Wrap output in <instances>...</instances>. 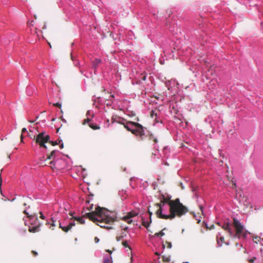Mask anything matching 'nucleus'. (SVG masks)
Segmentation results:
<instances>
[{
	"label": "nucleus",
	"mask_w": 263,
	"mask_h": 263,
	"mask_svg": "<svg viewBox=\"0 0 263 263\" xmlns=\"http://www.w3.org/2000/svg\"><path fill=\"white\" fill-rule=\"evenodd\" d=\"M162 198L160 200L159 203H157L155 204L158 209L156 211V214L158 217L162 219V216L166 215L165 214H163L162 212L163 211V206L164 205L165 203L167 204L169 206H170V203L173 201V200L171 199L172 197L170 196H167V197H164V196H162Z\"/></svg>",
	"instance_id": "obj_6"
},
{
	"label": "nucleus",
	"mask_w": 263,
	"mask_h": 263,
	"mask_svg": "<svg viewBox=\"0 0 263 263\" xmlns=\"http://www.w3.org/2000/svg\"><path fill=\"white\" fill-rule=\"evenodd\" d=\"M104 263H112V262L109 258H107L104 259Z\"/></svg>",
	"instance_id": "obj_24"
},
{
	"label": "nucleus",
	"mask_w": 263,
	"mask_h": 263,
	"mask_svg": "<svg viewBox=\"0 0 263 263\" xmlns=\"http://www.w3.org/2000/svg\"><path fill=\"white\" fill-rule=\"evenodd\" d=\"M89 126L93 130H97L100 128V127L99 125L94 123H89Z\"/></svg>",
	"instance_id": "obj_14"
},
{
	"label": "nucleus",
	"mask_w": 263,
	"mask_h": 263,
	"mask_svg": "<svg viewBox=\"0 0 263 263\" xmlns=\"http://www.w3.org/2000/svg\"><path fill=\"white\" fill-rule=\"evenodd\" d=\"M89 113H90V111H88L87 112L86 115H89Z\"/></svg>",
	"instance_id": "obj_40"
},
{
	"label": "nucleus",
	"mask_w": 263,
	"mask_h": 263,
	"mask_svg": "<svg viewBox=\"0 0 263 263\" xmlns=\"http://www.w3.org/2000/svg\"><path fill=\"white\" fill-rule=\"evenodd\" d=\"M26 132H27V129L26 128H23L22 129V135L21 136V142H23V134L25 133Z\"/></svg>",
	"instance_id": "obj_21"
},
{
	"label": "nucleus",
	"mask_w": 263,
	"mask_h": 263,
	"mask_svg": "<svg viewBox=\"0 0 263 263\" xmlns=\"http://www.w3.org/2000/svg\"><path fill=\"white\" fill-rule=\"evenodd\" d=\"M33 21H32L30 23H29L28 24V25H30V26H31V25H32H32H33Z\"/></svg>",
	"instance_id": "obj_35"
},
{
	"label": "nucleus",
	"mask_w": 263,
	"mask_h": 263,
	"mask_svg": "<svg viewBox=\"0 0 263 263\" xmlns=\"http://www.w3.org/2000/svg\"><path fill=\"white\" fill-rule=\"evenodd\" d=\"M74 219L77 220L80 223L84 224L85 223V220L83 219V217H73Z\"/></svg>",
	"instance_id": "obj_17"
},
{
	"label": "nucleus",
	"mask_w": 263,
	"mask_h": 263,
	"mask_svg": "<svg viewBox=\"0 0 263 263\" xmlns=\"http://www.w3.org/2000/svg\"><path fill=\"white\" fill-rule=\"evenodd\" d=\"M214 227V226H212L211 228H210V229H212Z\"/></svg>",
	"instance_id": "obj_44"
},
{
	"label": "nucleus",
	"mask_w": 263,
	"mask_h": 263,
	"mask_svg": "<svg viewBox=\"0 0 263 263\" xmlns=\"http://www.w3.org/2000/svg\"><path fill=\"white\" fill-rule=\"evenodd\" d=\"M101 62V60L99 59H96L93 62V66L96 68L97 66L99 64V63Z\"/></svg>",
	"instance_id": "obj_16"
},
{
	"label": "nucleus",
	"mask_w": 263,
	"mask_h": 263,
	"mask_svg": "<svg viewBox=\"0 0 263 263\" xmlns=\"http://www.w3.org/2000/svg\"><path fill=\"white\" fill-rule=\"evenodd\" d=\"M156 254H157V255H159L157 252H156Z\"/></svg>",
	"instance_id": "obj_45"
},
{
	"label": "nucleus",
	"mask_w": 263,
	"mask_h": 263,
	"mask_svg": "<svg viewBox=\"0 0 263 263\" xmlns=\"http://www.w3.org/2000/svg\"><path fill=\"white\" fill-rule=\"evenodd\" d=\"M138 215V213L135 212H130L127 213L126 215L122 218V219L126 222L128 224H130L133 222L131 218L134 217Z\"/></svg>",
	"instance_id": "obj_9"
},
{
	"label": "nucleus",
	"mask_w": 263,
	"mask_h": 263,
	"mask_svg": "<svg viewBox=\"0 0 263 263\" xmlns=\"http://www.w3.org/2000/svg\"><path fill=\"white\" fill-rule=\"evenodd\" d=\"M163 260L165 262H168L170 260L168 258H164V257H163Z\"/></svg>",
	"instance_id": "obj_30"
},
{
	"label": "nucleus",
	"mask_w": 263,
	"mask_h": 263,
	"mask_svg": "<svg viewBox=\"0 0 263 263\" xmlns=\"http://www.w3.org/2000/svg\"><path fill=\"white\" fill-rule=\"evenodd\" d=\"M127 227H126V228H124V230H127Z\"/></svg>",
	"instance_id": "obj_46"
},
{
	"label": "nucleus",
	"mask_w": 263,
	"mask_h": 263,
	"mask_svg": "<svg viewBox=\"0 0 263 263\" xmlns=\"http://www.w3.org/2000/svg\"><path fill=\"white\" fill-rule=\"evenodd\" d=\"M90 121H91V119L87 118L83 120V124H88L90 123Z\"/></svg>",
	"instance_id": "obj_20"
},
{
	"label": "nucleus",
	"mask_w": 263,
	"mask_h": 263,
	"mask_svg": "<svg viewBox=\"0 0 263 263\" xmlns=\"http://www.w3.org/2000/svg\"><path fill=\"white\" fill-rule=\"evenodd\" d=\"M184 263H189L188 262H184Z\"/></svg>",
	"instance_id": "obj_48"
},
{
	"label": "nucleus",
	"mask_w": 263,
	"mask_h": 263,
	"mask_svg": "<svg viewBox=\"0 0 263 263\" xmlns=\"http://www.w3.org/2000/svg\"><path fill=\"white\" fill-rule=\"evenodd\" d=\"M31 253H32V255H33V256H36L38 254L37 252L35 251H32Z\"/></svg>",
	"instance_id": "obj_29"
},
{
	"label": "nucleus",
	"mask_w": 263,
	"mask_h": 263,
	"mask_svg": "<svg viewBox=\"0 0 263 263\" xmlns=\"http://www.w3.org/2000/svg\"><path fill=\"white\" fill-rule=\"evenodd\" d=\"M145 78H146V77L145 76H144L143 78V80H145Z\"/></svg>",
	"instance_id": "obj_41"
},
{
	"label": "nucleus",
	"mask_w": 263,
	"mask_h": 263,
	"mask_svg": "<svg viewBox=\"0 0 263 263\" xmlns=\"http://www.w3.org/2000/svg\"><path fill=\"white\" fill-rule=\"evenodd\" d=\"M165 247L168 249H171L172 248V243L171 242L165 241V243L163 244V248H164Z\"/></svg>",
	"instance_id": "obj_18"
},
{
	"label": "nucleus",
	"mask_w": 263,
	"mask_h": 263,
	"mask_svg": "<svg viewBox=\"0 0 263 263\" xmlns=\"http://www.w3.org/2000/svg\"><path fill=\"white\" fill-rule=\"evenodd\" d=\"M58 153V150H53L50 153H47V160H54L55 157V154ZM49 164L53 165L51 166V168H53L54 167V160H52L49 162Z\"/></svg>",
	"instance_id": "obj_8"
},
{
	"label": "nucleus",
	"mask_w": 263,
	"mask_h": 263,
	"mask_svg": "<svg viewBox=\"0 0 263 263\" xmlns=\"http://www.w3.org/2000/svg\"><path fill=\"white\" fill-rule=\"evenodd\" d=\"M260 239V237L257 236L254 237V240L256 243H258V242L259 241Z\"/></svg>",
	"instance_id": "obj_26"
},
{
	"label": "nucleus",
	"mask_w": 263,
	"mask_h": 263,
	"mask_svg": "<svg viewBox=\"0 0 263 263\" xmlns=\"http://www.w3.org/2000/svg\"><path fill=\"white\" fill-rule=\"evenodd\" d=\"M31 224L32 226L29 227V231L31 233H35L39 232L40 231V224H38L35 226H32V223L31 222Z\"/></svg>",
	"instance_id": "obj_10"
},
{
	"label": "nucleus",
	"mask_w": 263,
	"mask_h": 263,
	"mask_svg": "<svg viewBox=\"0 0 263 263\" xmlns=\"http://www.w3.org/2000/svg\"><path fill=\"white\" fill-rule=\"evenodd\" d=\"M123 237V235H121V236H117L116 237V240L118 241H119L121 240V239Z\"/></svg>",
	"instance_id": "obj_27"
},
{
	"label": "nucleus",
	"mask_w": 263,
	"mask_h": 263,
	"mask_svg": "<svg viewBox=\"0 0 263 263\" xmlns=\"http://www.w3.org/2000/svg\"><path fill=\"white\" fill-rule=\"evenodd\" d=\"M95 241L96 243H98L99 241V239L98 237L95 238Z\"/></svg>",
	"instance_id": "obj_31"
},
{
	"label": "nucleus",
	"mask_w": 263,
	"mask_h": 263,
	"mask_svg": "<svg viewBox=\"0 0 263 263\" xmlns=\"http://www.w3.org/2000/svg\"><path fill=\"white\" fill-rule=\"evenodd\" d=\"M233 226L235 228V233L232 231L229 223H224L222 226V228L229 233L231 237L240 238L241 237L244 238L246 237L247 234V231L245 230L243 226L236 218L233 219Z\"/></svg>",
	"instance_id": "obj_4"
},
{
	"label": "nucleus",
	"mask_w": 263,
	"mask_h": 263,
	"mask_svg": "<svg viewBox=\"0 0 263 263\" xmlns=\"http://www.w3.org/2000/svg\"><path fill=\"white\" fill-rule=\"evenodd\" d=\"M29 122L30 123H33L34 121L29 120Z\"/></svg>",
	"instance_id": "obj_39"
},
{
	"label": "nucleus",
	"mask_w": 263,
	"mask_h": 263,
	"mask_svg": "<svg viewBox=\"0 0 263 263\" xmlns=\"http://www.w3.org/2000/svg\"><path fill=\"white\" fill-rule=\"evenodd\" d=\"M71 59L72 61H73V60H73V56H72L71 54Z\"/></svg>",
	"instance_id": "obj_38"
},
{
	"label": "nucleus",
	"mask_w": 263,
	"mask_h": 263,
	"mask_svg": "<svg viewBox=\"0 0 263 263\" xmlns=\"http://www.w3.org/2000/svg\"><path fill=\"white\" fill-rule=\"evenodd\" d=\"M231 182H232V185H233L232 188L233 189H235L236 187V181L234 180L233 179H232L231 180Z\"/></svg>",
	"instance_id": "obj_23"
},
{
	"label": "nucleus",
	"mask_w": 263,
	"mask_h": 263,
	"mask_svg": "<svg viewBox=\"0 0 263 263\" xmlns=\"http://www.w3.org/2000/svg\"><path fill=\"white\" fill-rule=\"evenodd\" d=\"M122 244L125 248H128L130 250H132L131 248L128 246L127 241H122Z\"/></svg>",
	"instance_id": "obj_19"
},
{
	"label": "nucleus",
	"mask_w": 263,
	"mask_h": 263,
	"mask_svg": "<svg viewBox=\"0 0 263 263\" xmlns=\"http://www.w3.org/2000/svg\"><path fill=\"white\" fill-rule=\"evenodd\" d=\"M236 198L238 200L239 203L243 204L245 207H248L249 202L247 197L245 196L241 192H236Z\"/></svg>",
	"instance_id": "obj_7"
},
{
	"label": "nucleus",
	"mask_w": 263,
	"mask_h": 263,
	"mask_svg": "<svg viewBox=\"0 0 263 263\" xmlns=\"http://www.w3.org/2000/svg\"><path fill=\"white\" fill-rule=\"evenodd\" d=\"M60 147L61 148H63L64 147V144H63V143H62V144H60Z\"/></svg>",
	"instance_id": "obj_36"
},
{
	"label": "nucleus",
	"mask_w": 263,
	"mask_h": 263,
	"mask_svg": "<svg viewBox=\"0 0 263 263\" xmlns=\"http://www.w3.org/2000/svg\"><path fill=\"white\" fill-rule=\"evenodd\" d=\"M50 139V137L48 135H45L43 132L39 133L36 137L34 138L35 142L40 145V147L44 148L45 149H47V146L46 145V143H48L51 146H55L60 144L62 141L60 140L58 142L57 141H52Z\"/></svg>",
	"instance_id": "obj_5"
},
{
	"label": "nucleus",
	"mask_w": 263,
	"mask_h": 263,
	"mask_svg": "<svg viewBox=\"0 0 263 263\" xmlns=\"http://www.w3.org/2000/svg\"><path fill=\"white\" fill-rule=\"evenodd\" d=\"M59 128L57 129V132H59Z\"/></svg>",
	"instance_id": "obj_47"
},
{
	"label": "nucleus",
	"mask_w": 263,
	"mask_h": 263,
	"mask_svg": "<svg viewBox=\"0 0 263 263\" xmlns=\"http://www.w3.org/2000/svg\"><path fill=\"white\" fill-rule=\"evenodd\" d=\"M148 213H149V216H150V221L149 222H145V221H144L143 218H142V225L144 227H145V228H146L147 229L149 226V224L151 222V216L152 215V212H150V211L148 210Z\"/></svg>",
	"instance_id": "obj_11"
},
{
	"label": "nucleus",
	"mask_w": 263,
	"mask_h": 263,
	"mask_svg": "<svg viewBox=\"0 0 263 263\" xmlns=\"http://www.w3.org/2000/svg\"><path fill=\"white\" fill-rule=\"evenodd\" d=\"M108 213V211L106 209L98 206L96 208L94 212L87 213L85 216L93 222H99V224H98L100 227L110 229L112 228L108 226H106V224L112 223L115 221V219L109 216Z\"/></svg>",
	"instance_id": "obj_1"
},
{
	"label": "nucleus",
	"mask_w": 263,
	"mask_h": 263,
	"mask_svg": "<svg viewBox=\"0 0 263 263\" xmlns=\"http://www.w3.org/2000/svg\"><path fill=\"white\" fill-rule=\"evenodd\" d=\"M52 224H51V225H52V226H55V223H54V222H55V221L53 220V219L52 218Z\"/></svg>",
	"instance_id": "obj_34"
},
{
	"label": "nucleus",
	"mask_w": 263,
	"mask_h": 263,
	"mask_svg": "<svg viewBox=\"0 0 263 263\" xmlns=\"http://www.w3.org/2000/svg\"><path fill=\"white\" fill-rule=\"evenodd\" d=\"M163 235H164V233L162 231L159 233H156L155 234V236H162Z\"/></svg>",
	"instance_id": "obj_22"
},
{
	"label": "nucleus",
	"mask_w": 263,
	"mask_h": 263,
	"mask_svg": "<svg viewBox=\"0 0 263 263\" xmlns=\"http://www.w3.org/2000/svg\"><path fill=\"white\" fill-rule=\"evenodd\" d=\"M40 214H41V216H40V217H41L42 219H44V218H45L44 216L42 214V212H41V213H40Z\"/></svg>",
	"instance_id": "obj_33"
},
{
	"label": "nucleus",
	"mask_w": 263,
	"mask_h": 263,
	"mask_svg": "<svg viewBox=\"0 0 263 263\" xmlns=\"http://www.w3.org/2000/svg\"><path fill=\"white\" fill-rule=\"evenodd\" d=\"M59 228L65 232H68L70 230H71L68 225L66 227H62L61 223H59Z\"/></svg>",
	"instance_id": "obj_13"
},
{
	"label": "nucleus",
	"mask_w": 263,
	"mask_h": 263,
	"mask_svg": "<svg viewBox=\"0 0 263 263\" xmlns=\"http://www.w3.org/2000/svg\"><path fill=\"white\" fill-rule=\"evenodd\" d=\"M122 124L128 131L130 132L137 136H139L141 140H153L154 143H157V138L154 137L153 134L147 131L146 128L143 127L140 124L132 121L127 122L126 124Z\"/></svg>",
	"instance_id": "obj_2"
},
{
	"label": "nucleus",
	"mask_w": 263,
	"mask_h": 263,
	"mask_svg": "<svg viewBox=\"0 0 263 263\" xmlns=\"http://www.w3.org/2000/svg\"><path fill=\"white\" fill-rule=\"evenodd\" d=\"M23 213L27 215V217L29 218L30 220H33L34 219L35 220H37V218L36 217L34 216V215H29L26 210H24Z\"/></svg>",
	"instance_id": "obj_12"
},
{
	"label": "nucleus",
	"mask_w": 263,
	"mask_h": 263,
	"mask_svg": "<svg viewBox=\"0 0 263 263\" xmlns=\"http://www.w3.org/2000/svg\"><path fill=\"white\" fill-rule=\"evenodd\" d=\"M53 105L54 106H56V107H59V108H61V103H53Z\"/></svg>",
	"instance_id": "obj_25"
},
{
	"label": "nucleus",
	"mask_w": 263,
	"mask_h": 263,
	"mask_svg": "<svg viewBox=\"0 0 263 263\" xmlns=\"http://www.w3.org/2000/svg\"><path fill=\"white\" fill-rule=\"evenodd\" d=\"M107 252H109V253H111V251H109V250H107Z\"/></svg>",
	"instance_id": "obj_43"
},
{
	"label": "nucleus",
	"mask_w": 263,
	"mask_h": 263,
	"mask_svg": "<svg viewBox=\"0 0 263 263\" xmlns=\"http://www.w3.org/2000/svg\"><path fill=\"white\" fill-rule=\"evenodd\" d=\"M154 112L153 111H152L151 112V116H152V117H153V115H154Z\"/></svg>",
	"instance_id": "obj_37"
},
{
	"label": "nucleus",
	"mask_w": 263,
	"mask_h": 263,
	"mask_svg": "<svg viewBox=\"0 0 263 263\" xmlns=\"http://www.w3.org/2000/svg\"><path fill=\"white\" fill-rule=\"evenodd\" d=\"M92 207H93V205H92V204H91V205H90V206H89V207H88V208H87V209H88V210L90 211V210H91L92 209Z\"/></svg>",
	"instance_id": "obj_32"
},
{
	"label": "nucleus",
	"mask_w": 263,
	"mask_h": 263,
	"mask_svg": "<svg viewBox=\"0 0 263 263\" xmlns=\"http://www.w3.org/2000/svg\"><path fill=\"white\" fill-rule=\"evenodd\" d=\"M217 241L218 244L221 246L222 243H224V238L223 237H221L219 239L217 237Z\"/></svg>",
	"instance_id": "obj_15"
},
{
	"label": "nucleus",
	"mask_w": 263,
	"mask_h": 263,
	"mask_svg": "<svg viewBox=\"0 0 263 263\" xmlns=\"http://www.w3.org/2000/svg\"><path fill=\"white\" fill-rule=\"evenodd\" d=\"M86 203H89V200H87V201H86Z\"/></svg>",
	"instance_id": "obj_42"
},
{
	"label": "nucleus",
	"mask_w": 263,
	"mask_h": 263,
	"mask_svg": "<svg viewBox=\"0 0 263 263\" xmlns=\"http://www.w3.org/2000/svg\"><path fill=\"white\" fill-rule=\"evenodd\" d=\"M188 211L187 207L180 202L179 198H176L170 203V214L162 216V219H172L176 216L180 217L187 213Z\"/></svg>",
	"instance_id": "obj_3"
},
{
	"label": "nucleus",
	"mask_w": 263,
	"mask_h": 263,
	"mask_svg": "<svg viewBox=\"0 0 263 263\" xmlns=\"http://www.w3.org/2000/svg\"><path fill=\"white\" fill-rule=\"evenodd\" d=\"M76 225V223L73 222H70L68 224L69 227L70 228V229L72 228V227Z\"/></svg>",
	"instance_id": "obj_28"
}]
</instances>
